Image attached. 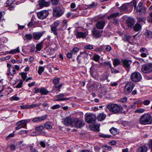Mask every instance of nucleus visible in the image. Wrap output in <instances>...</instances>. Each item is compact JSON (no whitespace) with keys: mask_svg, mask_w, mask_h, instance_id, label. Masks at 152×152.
<instances>
[{"mask_svg":"<svg viewBox=\"0 0 152 152\" xmlns=\"http://www.w3.org/2000/svg\"><path fill=\"white\" fill-rule=\"evenodd\" d=\"M139 122L143 125L150 124L152 122V116L148 113L144 114L140 117Z\"/></svg>","mask_w":152,"mask_h":152,"instance_id":"nucleus-1","label":"nucleus"},{"mask_svg":"<svg viewBox=\"0 0 152 152\" xmlns=\"http://www.w3.org/2000/svg\"><path fill=\"white\" fill-rule=\"evenodd\" d=\"M107 108L110 111L114 113H118L122 109V107L121 105L115 104H108L107 105Z\"/></svg>","mask_w":152,"mask_h":152,"instance_id":"nucleus-2","label":"nucleus"},{"mask_svg":"<svg viewBox=\"0 0 152 152\" xmlns=\"http://www.w3.org/2000/svg\"><path fill=\"white\" fill-rule=\"evenodd\" d=\"M91 87L93 90H98L100 89L101 92L103 94H105L108 91L107 87L102 86V84L99 83H94L91 85Z\"/></svg>","mask_w":152,"mask_h":152,"instance_id":"nucleus-3","label":"nucleus"},{"mask_svg":"<svg viewBox=\"0 0 152 152\" xmlns=\"http://www.w3.org/2000/svg\"><path fill=\"white\" fill-rule=\"evenodd\" d=\"M84 125L83 121L77 118H74L72 126L80 128Z\"/></svg>","mask_w":152,"mask_h":152,"instance_id":"nucleus-4","label":"nucleus"},{"mask_svg":"<svg viewBox=\"0 0 152 152\" xmlns=\"http://www.w3.org/2000/svg\"><path fill=\"white\" fill-rule=\"evenodd\" d=\"M142 77L140 73L137 72L132 73L131 76V79L133 82H137L142 79Z\"/></svg>","mask_w":152,"mask_h":152,"instance_id":"nucleus-5","label":"nucleus"},{"mask_svg":"<svg viewBox=\"0 0 152 152\" xmlns=\"http://www.w3.org/2000/svg\"><path fill=\"white\" fill-rule=\"evenodd\" d=\"M135 86L134 83L132 81L128 82L125 87L124 92L126 94L130 93Z\"/></svg>","mask_w":152,"mask_h":152,"instance_id":"nucleus-6","label":"nucleus"},{"mask_svg":"<svg viewBox=\"0 0 152 152\" xmlns=\"http://www.w3.org/2000/svg\"><path fill=\"white\" fill-rule=\"evenodd\" d=\"M142 72L145 74L149 73L152 72V64L148 63L143 65L142 67Z\"/></svg>","mask_w":152,"mask_h":152,"instance_id":"nucleus-7","label":"nucleus"},{"mask_svg":"<svg viewBox=\"0 0 152 152\" xmlns=\"http://www.w3.org/2000/svg\"><path fill=\"white\" fill-rule=\"evenodd\" d=\"M49 14V12L47 10H42L37 13V16L38 18L43 20L46 18Z\"/></svg>","mask_w":152,"mask_h":152,"instance_id":"nucleus-8","label":"nucleus"},{"mask_svg":"<svg viewBox=\"0 0 152 152\" xmlns=\"http://www.w3.org/2000/svg\"><path fill=\"white\" fill-rule=\"evenodd\" d=\"M63 14L62 10L59 7H55L53 9V15L55 17H59Z\"/></svg>","mask_w":152,"mask_h":152,"instance_id":"nucleus-9","label":"nucleus"},{"mask_svg":"<svg viewBox=\"0 0 152 152\" xmlns=\"http://www.w3.org/2000/svg\"><path fill=\"white\" fill-rule=\"evenodd\" d=\"M96 119L95 115L92 114H89L85 118L86 122L88 123H94Z\"/></svg>","mask_w":152,"mask_h":152,"instance_id":"nucleus-10","label":"nucleus"},{"mask_svg":"<svg viewBox=\"0 0 152 152\" xmlns=\"http://www.w3.org/2000/svg\"><path fill=\"white\" fill-rule=\"evenodd\" d=\"M74 118H71L69 117H67L63 119L62 121V123L65 125L72 126V124L73 122Z\"/></svg>","mask_w":152,"mask_h":152,"instance_id":"nucleus-11","label":"nucleus"},{"mask_svg":"<svg viewBox=\"0 0 152 152\" xmlns=\"http://www.w3.org/2000/svg\"><path fill=\"white\" fill-rule=\"evenodd\" d=\"M126 22L128 27L131 28L134 26L135 23V20L132 17H128L126 20Z\"/></svg>","mask_w":152,"mask_h":152,"instance_id":"nucleus-12","label":"nucleus"},{"mask_svg":"<svg viewBox=\"0 0 152 152\" xmlns=\"http://www.w3.org/2000/svg\"><path fill=\"white\" fill-rule=\"evenodd\" d=\"M96 66L94 65H92L90 68V73L91 76L94 78H96L97 75V71L95 68Z\"/></svg>","mask_w":152,"mask_h":152,"instance_id":"nucleus-13","label":"nucleus"},{"mask_svg":"<svg viewBox=\"0 0 152 152\" xmlns=\"http://www.w3.org/2000/svg\"><path fill=\"white\" fill-rule=\"evenodd\" d=\"M39 5L41 8L44 7H48L50 5L49 1H46L45 0H40L39 1Z\"/></svg>","mask_w":152,"mask_h":152,"instance_id":"nucleus-14","label":"nucleus"},{"mask_svg":"<svg viewBox=\"0 0 152 152\" xmlns=\"http://www.w3.org/2000/svg\"><path fill=\"white\" fill-rule=\"evenodd\" d=\"M45 31L42 32H34L33 34V38L36 40H38L42 36L45 32Z\"/></svg>","mask_w":152,"mask_h":152,"instance_id":"nucleus-15","label":"nucleus"},{"mask_svg":"<svg viewBox=\"0 0 152 152\" xmlns=\"http://www.w3.org/2000/svg\"><path fill=\"white\" fill-rule=\"evenodd\" d=\"M105 25V22L103 20H101L98 21L96 25V26L97 28L99 29H102Z\"/></svg>","mask_w":152,"mask_h":152,"instance_id":"nucleus-16","label":"nucleus"},{"mask_svg":"<svg viewBox=\"0 0 152 152\" xmlns=\"http://www.w3.org/2000/svg\"><path fill=\"white\" fill-rule=\"evenodd\" d=\"M7 66L9 68V70L11 75L13 76L16 74V70L15 68L13 66H12L9 63L7 64Z\"/></svg>","mask_w":152,"mask_h":152,"instance_id":"nucleus-17","label":"nucleus"},{"mask_svg":"<svg viewBox=\"0 0 152 152\" xmlns=\"http://www.w3.org/2000/svg\"><path fill=\"white\" fill-rule=\"evenodd\" d=\"M65 96L64 94H61L56 96V97L58 98V99L56 100V101H62L64 100H69L70 99V98H61Z\"/></svg>","mask_w":152,"mask_h":152,"instance_id":"nucleus-18","label":"nucleus"},{"mask_svg":"<svg viewBox=\"0 0 152 152\" xmlns=\"http://www.w3.org/2000/svg\"><path fill=\"white\" fill-rule=\"evenodd\" d=\"M92 35L96 38H99L101 36L100 31L95 28H94L91 31Z\"/></svg>","mask_w":152,"mask_h":152,"instance_id":"nucleus-19","label":"nucleus"},{"mask_svg":"<svg viewBox=\"0 0 152 152\" xmlns=\"http://www.w3.org/2000/svg\"><path fill=\"white\" fill-rule=\"evenodd\" d=\"M47 117V115H45L41 117H37L33 118L32 119V121L34 122H38L45 119Z\"/></svg>","mask_w":152,"mask_h":152,"instance_id":"nucleus-20","label":"nucleus"},{"mask_svg":"<svg viewBox=\"0 0 152 152\" xmlns=\"http://www.w3.org/2000/svg\"><path fill=\"white\" fill-rule=\"evenodd\" d=\"M76 36V38H82L84 39L86 37L87 35L86 32H78L77 33Z\"/></svg>","mask_w":152,"mask_h":152,"instance_id":"nucleus-21","label":"nucleus"},{"mask_svg":"<svg viewBox=\"0 0 152 152\" xmlns=\"http://www.w3.org/2000/svg\"><path fill=\"white\" fill-rule=\"evenodd\" d=\"M123 66L124 67L128 68L130 67L131 62L127 60H122Z\"/></svg>","mask_w":152,"mask_h":152,"instance_id":"nucleus-22","label":"nucleus"},{"mask_svg":"<svg viewBox=\"0 0 152 152\" xmlns=\"http://www.w3.org/2000/svg\"><path fill=\"white\" fill-rule=\"evenodd\" d=\"M30 121V120L29 119L21 120L18 121L17 122V124L19 125L21 124L26 127L27 126V123L29 122Z\"/></svg>","mask_w":152,"mask_h":152,"instance_id":"nucleus-23","label":"nucleus"},{"mask_svg":"<svg viewBox=\"0 0 152 152\" xmlns=\"http://www.w3.org/2000/svg\"><path fill=\"white\" fill-rule=\"evenodd\" d=\"M106 115L103 113L99 114L97 118V119L100 121H103L105 118Z\"/></svg>","mask_w":152,"mask_h":152,"instance_id":"nucleus-24","label":"nucleus"},{"mask_svg":"<svg viewBox=\"0 0 152 152\" xmlns=\"http://www.w3.org/2000/svg\"><path fill=\"white\" fill-rule=\"evenodd\" d=\"M148 148L145 146L143 145L139 147L137 149V152H147Z\"/></svg>","mask_w":152,"mask_h":152,"instance_id":"nucleus-25","label":"nucleus"},{"mask_svg":"<svg viewBox=\"0 0 152 152\" xmlns=\"http://www.w3.org/2000/svg\"><path fill=\"white\" fill-rule=\"evenodd\" d=\"M122 39L124 42H127L131 43V37L130 36L124 35L122 37Z\"/></svg>","mask_w":152,"mask_h":152,"instance_id":"nucleus-26","label":"nucleus"},{"mask_svg":"<svg viewBox=\"0 0 152 152\" xmlns=\"http://www.w3.org/2000/svg\"><path fill=\"white\" fill-rule=\"evenodd\" d=\"M120 15V13L118 12H117L111 14L110 16L107 17L108 19H114L116 18V17Z\"/></svg>","mask_w":152,"mask_h":152,"instance_id":"nucleus-27","label":"nucleus"},{"mask_svg":"<svg viewBox=\"0 0 152 152\" xmlns=\"http://www.w3.org/2000/svg\"><path fill=\"white\" fill-rule=\"evenodd\" d=\"M145 10L146 9L144 7H137V12L139 13L140 14H141L145 12Z\"/></svg>","mask_w":152,"mask_h":152,"instance_id":"nucleus-28","label":"nucleus"},{"mask_svg":"<svg viewBox=\"0 0 152 152\" xmlns=\"http://www.w3.org/2000/svg\"><path fill=\"white\" fill-rule=\"evenodd\" d=\"M53 123L51 122H46L45 124V128L47 129H51L52 128Z\"/></svg>","mask_w":152,"mask_h":152,"instance_id":"nucleus-29","label":"nucleus"},{"mask_svg":"<svg viewBox=\"0 0 152 152\" xmlns=\"http://www.w3.org/2000/svg\"><path fill=\"white\" fill-rule=\"evenodd\" d=\"M141 26L139 23H137L135 26L133 27V28L134 31H139L141 29Z\"/></svg>","mask_w":152,"mask_h":152,"instance_id":"nucleus-30","label":"nucleus"},{"mask_svg":"<svg viewBox=\"0 0 152 152\" xmlns=\"http://www.w3.org/2000/svg\"><path fill=\"white\" fill-rule=\"evenodd\" d=\"M43 44L42 42H41L37 45L36 48L37 50L40 51L43 48Z\"/></svg>","mask_w":152,"mask_h":152,"instance_id":"nucleus-31","label":"nucleus"},{"mask_svg":"<svg viewBox=\"0 0 152 152\" xmlns=\"http://www.w3.org/2000/svg\"><path fill=\"white\" fill-rule=\"evenodd\" d=\"M99 126L98 125H91L90 126V128L92 130L98 131H99Z\"/></svg>","mask_w":152,"mask_h":152,"instance_id":"nucleus-32","label":"nucleus"},{"mask_svg":"<svg viewBox=\"0 0 152 152\" xmlns=\"http://www.w3.org/2000/svg\"><path fill=\"white\" fill-rule=\"evenodd\" d=\"M20 52L19 47H18L17 48L15 49H12L10 50L9 52V54H15L17 53Z\"/></svg>","mask_w":152,"mask_h":152,"instance_id":"nucleus-33","label":"nucleus"},{"mask_svg":"<svg viewBox=\"0 0 152 152\" xmlns=\"http://www.w3.org/2000/svg\"><path fill=\"white\" fill-rule=\"evenodd\" d=\"M67 21L66 20H64L63 21L62 23V26L61 29L62 30H64L67 28Z\"/></svg>","mask_w":152,"mask_h":152,"instance_id":"nucleus-34","label":"nucleus"},{"mask_svg":"<svg viewBox=\"0 0 152 152\" xmlns=\"http://www.w3.org/2000/svg\"><path fill=\"white\" fill-rule=\"evenodd\" d=\"M110 132L113 135H116L118 134V132L117 129L112 127L110 130Z\"/></svg>","mask_w":152,"mask_h":152,"instance_id":"nucleus-35","label":"nucleus"},{"mask_svg":"<svg viewBox=\"0 0 152 152\" xmlns=\"http://www.w3.org/2000/svg\"><path fill=\"white\" fill-rule=\"evenodd\" d=\"M51 31L53 33L54 35L56 36H57L58 34V33L57 31V28L55 27L51 26Z\"/></svg>","mask_w":152,"mask_h":152,"instance_id":"nucleus-36","label":"nucleus"},{"mask_svg":"<svg viewBox=\"0 0 152 152\" xmlns=\"http://www.w3.org/2000/svg\"><path fill=\"white\" fill-rule=\"evenodd\" d=\"M146 37L151 38L152 37V33L150 31H147L145 34Z\"/></svg>","mask_w":152,"mask_h":152,"instance_id":"nucleus-37","label":"nucleus"},{"mask_svg":"<svg viewBox=\"0 0 152 152\" xmlns=\"http://www.w3.org/2000/svg\"><path fill=\"white\" fill-rule=\"evenodd\" d=\"M120 60L118 59H115L113 61V65L115 66H116L119 65L121 63Z\"/></svg>","mask_w":152,"mask_h":152,"instance_id":"nucleus-38","label":"nucleus"},{"mask_svg":"<svg viewBox=\"0 0 152 152\" xmlns=\"http://www.w3.org/2000/svg\"><path fill=\"white\" fill-rule=\"evenodd\" d=\"M79 49L77 48H74L71 51V53L72 54L73 56L75 57V55L77 53Z\"/></svg>","mask_w":152,"mask_h":152,"instance_id":"nucleus-39","label":"nucleus"},{"mask_svg":"<svg viewBox=\"0 0 152 152\" xmlns=\"http://www.w3.org/2000/svg\"><path fill=\"white\" fill-rule=\"evenodd\" d=\"M40 92L43 94L47 95L48 93V91L44 88H42L40 89Z\"/></svg>","mask_w":152,"mask_h":152,"instance_id":"nucleus-40","label":"nucleus"},{"mask_svg":"<svg viewBox=\"0 0 152 152\" xmlns=\"http://www.w3.org/2000/svg\"><path fill=\"white\" fill-rule=\"evenodd\" d=\"M49 55L51 57L55 58L56 57V54H55V52L54 49H53L50 50V51L49 53Z\"/></svg>","mask_w":152,"mask_h":152,"instance_id":"nucleus-41","label":"nucleus"},{"mask_svg":"<svg viewBox=\"0 0 152 152\" xmlns=\"http://www.w3.org/2000/svg\"><path fill=\"white\" fill-rule=\"evenodd\" d=\"M60 79L59 78L55 77L53 80V82L54 85L58 84L59 83Z\"/></svg>","mask_w":152,"mask_h":152,"instance_id":"nucleus-42","label":"nucleus"},{"mask_svg":"<svg viewBox=\"0 0 152 152\" xmlns=\"http://www.w3.org/2000/svg\"><path fill=\"white\" fill-rule=\"evenodd\" d=\"M44 67L43 66H39V67L38 72V74L40 75L44 71Z\"/></svg>","mask_w":152,"mask_h":152,"instance_id":"nucleus-43","label":"nucleus"},{"mask_svg":"<svg viewBox=\"0 0 152 152\" xmlns=\"http://www.w3.org/2000/svg\"><path fill=\"white\" fill-rule=\"evenodd\" d=\"M101 76L102 77L99 78L100 80L101 81H104L105 80L107 79L108 77L107 76L105 75V74H103Z\"/></svg>","mask_w":152,"mask_h":152,"instance_id":"nucleus-44","label":"nucleus"},{"mask_svg":"<svg viewBox=\"0 0 152 152\" xmlns=\"http://www.w3.org/2000/svg\"><path fill=\"white\" fill-rule=\"evenodd\" d=\"M100 58V57L98 55H95L93 56L92 59L96 61H99Z\"/></svg>","mask_w":152,"mask_h":152,"instance_id":"nucleus-45","label":"nucleus"},{"mask_svg":"<svg viewBox=\"0 0 152 152\" xmlns=\"http://www.w3.org/2000/svg\"><path fill=\"white\" fill-rule=\"evenodd\" d=\"M20 107L22 109H30L29 104H28L21 105Z\"/></svg>","mask_w":152,"mask_h":152,"instance_id":"nucleus-46","label":"nucleus"},{"mask_svg":"<svg viewBox=\"0 0 152 152\" xmlns=\"http://www.w3.org/2000/svg\"><path fill=\"white\" fill-rule=\"evenodd\" d=\"M41 104V103H39L38 104H32L31 105H29L30 108H33L36 107H39L40 106V104Z\"/></svg>","mask_w":152,"mask_h":152,"instance_id":"nucleus-47","label":"nucleus"},{"mask_svg":"<svg viewBox=\"0 0 152 152\" xmlns=\"http://www.w3.org/2000/svg\"><path fill=\"white\" fill-rule=\"evenodd\" d=\"M14 0H7L6 2L5 6L8 7L11 5L14 2Z\"/></svg>","mask_w":152,"mask_h":152,"instance_id":"nucleus-48","label":"nucleus"},{"mask_svg":"<svg viewBox=\"0 0 152 152\" xmlns=\"http://www.w3.org/2000/svg\"><path fill=\"white\" fill-rule=\"evenodd\" d=\"M128 4H124L122 5L121 7V10H126L128 8Z\"/></svg>","mask_w":152,"mask_h":152,"instance_id":"nucleus-49","label":"nucleus"},{"mask_svg":"<svg viewBox=\"0 0 152 152\" xmlns=\"http://www.w3.org/2000/svg\"><path fill=\"white\" fill-rule=\"evenodd\" d=\"M44 129V126H40L35 128V129L38 131H41Z\"/></svg>","mask_w":152,"mask_h":152,"instance_id":"nucleus-50","label":"nucleus"},{"mask_svg":"<svg viewBox=\"0 0 152 152\" xmlns=\"http://www.w3.org/2000/svg\"><path fill=\"white\" fill-rule=\"evenodd\" d=\"M145 111V110L143 109L140 108L136 110L135 111V113H142Z\"/></svg>","mask_w":152,"mask_h":152,"instance_id":"nucleus-51","label":"nucleus"},{"mask_svg":"<svg viewBox=\"0 0 152 152\" xmlns=\"http://www.w3.org/2000/svg\"><path fill=\"white\" fill-rule=\"evenodd\" d=\"M23 81L22 80H21L19 83L16 85V88H21L22 86L23 83Z\"/></svg>","mask_w":152,"mask_h":152,"instance_id":"nucleus-52","label":"nucleus"},{"mask_svg":"<svg viewBox=\"0 0 152 152\" xmlns=\"http://www.w3.org/2000/svg\"><path fill=\"white\" fill-rule=\"evenodd\" d=\"M16 125L17 126L16 127V129L17 130H18L21 128H25V127L23 126V125H21V124H17V123L16 124Z\"/></svg>","mask_w":152,"mask_h":152,"instance_id":"nucleus-53","label":"nucleus"},{"mask_svg":"<svg viewBox=\"0 0 152 152\" xmlns=\"http://www.w3.org/2000/svg\"><path fill=\"white\" fill-rule=\"evenodd\" d=\"M127 97H125L122 99H121L118 100V102H120L124 103L126 102L127 101Z\"/></svg>","mask_w":152,"mask_h":152,"instance_id":"nucleus-54","label":"nucleus"},{"mask_svg":"<svg viewBox=\"0 0 152 152\" xmlns=\"http://www.w3.org/2000/svg\"><path fill=\"white\" fill-rule=\"evenodd\" d=\"M62 86V84H60L58 85V84L54 85V87L55 88H57L58 89L57 90L58 91H60V89Z\"/></svg>","mask_w":152,"mask_h":152,"instance_id":"nucleus-55","label":"nucleus"},{"mask_svg":"<svg viewBox=\"0 0 152 152\" xmlns=\"http://www.w3.org/2000/svg\"><path fill=\"white\" fill-rule=\"evenodd\" d=\"M25 37L26 39L28 40H30L32 38V36L31 34H27L25 35Z\"/></svg>","mask_w":152,"mask_h":152,"instance_id":"nucleus-56","label":"nucleus"},{"mask_svg":"<svg viewBox=\"0 0 152 152\" xmlns=\"http://www.w3.org/2000/svg\"><path fill=\"white\" fill-rule=\"evenodd\" d=\"M52 4L56 5L58 4L59 2V0H51Z\"/></svg>","mask_w":152,"mask_h":152,"instance_id":"nucleus-57","label":"nucleus"},{"mask_svg":"<svg viewBox=\"0 0 152 152\" xmlns=\"http://www.w3.org/2000/svg\"><path fill=\"white\" fill-rule=\"evenodd\" d=\"M22 78L24 81L26 79L27 77V73H26L22 72L20 74Z\"/></svg>","mask_w":152,"mask_h":152,"instance_id":"nucleus-58","label":"nucleus"},{"mask_svg":"<svg viewBox=\"0 0 152 152\" xmlns=\"http://www.w3.org/2000/svg\"><path fill=\"white\" fill-rule=\"evenodd\" d=\"M113 23L116 25H118L119 24V22L118 19L117 18H115L113 19Z\"/></svg>","mask_w":152,"mask_h":152,"instance_id":"nucleus-59","label":"nucleus"},{"mask_svg":"<svg viewBox=\"0 0 152 152\" xmlns=\"http://www.w3.org/2000/svg\"><path fill=\"white\" fill-rule=\"evenodd\" d=\"M103 65L104 66H109L111 68H112L111 64L109 61H105L103 63Z\"/></svg>","mask_w":152,"mask_h":152,"instance_id":"nucleus-60","label":"nucleus"},{"mask_svg":"<svg viewBox=\"0 0 152 152\" xmlns=\"http://www.w3.org/2000/svg\"><path fill=\"white\" fill-rule=\"evenodd\" d=\"M59 21L58 20H56V21H55L53 23L54 26H52L55 27L57 28V27L59 25Z\"/></svg>","mask_w":152,"mask_h":152,"instance_id":"nucleus-61","label":"nucleus"},{"mask_svg":"<svg viewBox=\"0 0 152 152\" xmlns=\"http://www.w3.org/2000/svg\"><path fill=\"white\" fill-rule=\"evenodd\" d=\"M14 134L13 133L10 134L6 138V140H9L10 138L13 137L14 136Z\"/></svg>","mask_w":152,"mask_h":152,"instance_id":"nucleus-62","label":"nucleus"},{"mask_svg":"<svg viewBox=\"0 0 152 152\" xmlns=\"http://www.w3.org/2000/svg\"><path fill=\"white\" fill-rule=\"evenodd\" d=\"M12 100H16L18 101L20 99V98L18 97H17L15 96H12L11 98Z\"/></svg>","mask_w":152,"mask_h":152,"instance_id":"nucleus-63","label":"nucleus"},{"mask_svg":"<svg viewBox=\"0 0 152 152\" xmlns=\"http://www.w3.org/2000/svg\"><path fill=\"white\" fill-rule=\"evenodd\" d=\"M137 21L139 22H145V19L144 18L139 17H138L137 18Z\"/></svg>","mask_w":152,"mask_h":152,"instance_id":"nucleus-64","label":"nucleus"}]
</instances>
